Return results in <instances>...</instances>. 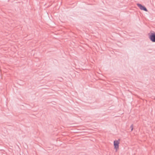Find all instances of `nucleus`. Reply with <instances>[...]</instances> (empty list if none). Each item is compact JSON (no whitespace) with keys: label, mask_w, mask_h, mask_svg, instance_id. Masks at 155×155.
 <instances>
[{"label":"nucleus","mask_w":155,"mask_h":155,"mask_svg":"<svg viewBox=\"0 0 155 155\" xmlns=\"http://www.w3.org/2000/svg\"><path fill=\"white\" fill-rule=\"evenodd\" d=\"M149 38L153 42H155V32L151 31L149 34Z\"/></svg>","instance_id":"nucleus-2"},{"label":"nucleus","mask_w":155,"mask_h":155,"mask_svg":"<svg viewBox=\"0 0 155 155\" xmlns=\"http://www.w3.org/2000/svg\"><path fill=\"white\" fill-rule=\"evenodd\" d=\"M137 5L139 8L140 9L142 10H143L146 12H147V10L146 8L144 6L140 4L137 3Z\"/></svg>","instance_id":"nucleus-3"},{"label":"nucleus","mask_w":155,"mask_h":155,"mask_svg":"<svg viewBox=\"0 0 155 155\" xmlns=\"http://www.w3.org/2000/svg\"><path fill=\"white\" fill-rule=\"evenodd\" d=\"M130 128L131 129V131H132L133 129V126L132 125L130 127Z\"/></svg>","instance_id":"nucleus-4"},{"label":"nucleus","mask_w":155,"mask_h":155,"mask_svg":"<svg viewBox=\"0 0 155 155\" xmlns=\"http://www.w3.org/2000/svg\"><path fill=\"white\" fill-rule=\"evenodd\" d=\"M120 143V140H115L114 141V148L117 151L119 149V144Z\"/></svg>","instance_id":"nucleus-1"}]
</instances>
